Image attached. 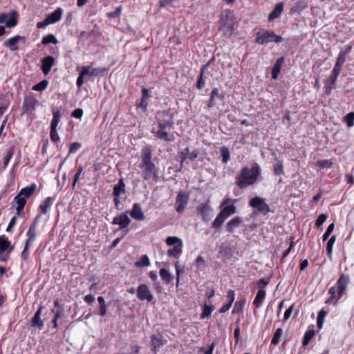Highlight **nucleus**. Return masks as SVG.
<instances>
[{"label":"nucleus","mask_w":354,"mask_h":354,"mask_svg":"<svg viewBox=\"0 0 354 354\" xmlns=\"http://www.w3.org/2000/svg\"><path fill=\"white\" fill-rule=\"evenodd\" d=\"M203 76H204V73H202V71L201 70V73L198 77L197 84H196V87L198 89L201 90L205 86V81L203 78Z\"/></svg>","instance_id":"57"},{"label":"nucleus","mask_w":354,"mask_h":354,"mask_svg":"<svg viewBox=\"0 0 354 354\" xmlns=\"http://www.w3.org/2000/svg\"><path fill=\"white\" fill-rule=\"evenodd\" d=\"M337 77H338V76L334 75L333 74H330L328 77L324 80V83L325 85L335 86V84H336Z\"/></svg>","instance_id":"50"},{"label":"nucleus","mask_w":354,"mask_h":354,"mask_svg":"<svg viewBox=\"0 0 354 354\" xmlns=\"http://www.w3.org/2000/svg\"><path fill=\"white\" fill-rule=\"evenodd\" d=\"M130 216L136 221H143L145 218L142 207L139 203H134Z\"/></svg>","instance_id":"23"},{"label":"nucleus","mask_w":354,"mask_h":354,"mask_svg":"<svg viewBox=\"0 0 354 354\" xmlns=\"http://www.w3.org/2000/svg\"><path fill=\"white\" fill-rule=\"evenodd\" d=\"M165 243L167 245L172 248L167 250V256L169 257H174L178 259L183 253V240L174 236L167 237L165 239Z\"/></svg>","instance_id":"5"},{"label":"nucleus","mask_w":354,"mask_h":354,"mask_svg":"<svg viewBox=\"0 0 354 354\" xmlns=\"http://www.w3.org/2000/svg\"><path fill=\"white\" fill-rule=\"evenodd\" d=\"M261 168L259 164L254 163L252 168L244 167L236 177V183L239 188L245 189L255 183L260 174Z\"/></svg>","instance_id":"3"},{"label":"nucleus","mask_w":354,"mask_h":354,"mask_svg":"<svg viewBox=\"0 0 354 354\" xmlns=\"http://www.w3.org/2000/svg\"><path fill=\"white\" fill-rule=\"evenodd\" d=\"M48 85V81L44 80L34 85L32 87V90L35 91H42L47 88Z\"/></svg>","instance_id":"45"},{"label":"nucleus","mask_w":354,"mask_h":354,"mask_svg":"<svg viewBox=\"0 0 354 354\" xmlns=\"http://www.w3.org/2000/svg\"><path fill=\"white\" fill-rule=\"evenodd\" d=\"M125 192V184L123 179H120L117 184L113 186L114 196L119 197L121 194Z\"/></svg>","instance_id":"32"},{"label":"nucleus","mask_w":354,"mask_h":354,"mask_svg":"<svg viewBox=\"0 0 354 354\" xmlns=\"http://www.w3.org/2000/svg\"><path fill=\"white\" fill-rule=\"evenodd\" d=\"M270 277L261 278L257 281V287L259 288V290H263V288L270 283Z\"/></svg>","instance_id":"51"},{"label":"nucleus","mask_w":354,"mask_h":354,"mask_svg":"<svg viewBox=\"0 0 354 354\" xmlns=\"http://www.w3.org/2000/svg\"><path fill=\"white\" fill-rule=\"evenodd\" d=\"M214 310V306L213 305L205 304L203 309V312L200 316L201 319H205V318L210 317L211 313H212V311Z\"/></svg>","instance_id":"38"},{"label":"nucleus","mask_w":354,"mask_h":354,"mask_svg":"<svg viewBox=\"0 0 354 354\" xmlns=\"http://www.w3.org/2000/svg\"><path fill=\"white\" fill-rule=\"evenodd\" d=\"M236 201H237L236 199H232V198L226 196L222 201V202H221V203L220 205V207H223L224 206L230 205H234Z\"/></svg>","instance_id":"58"},{"label":"nucleus","mask_w":354,"mask_h":354,"mask_svg":"<svg viewBox=\"0 0 354 354\" xmlns=\"http://www.w3.org/2000/svg\"><path fill=\"white\" fill-rule=\"evenodd\" d=\"M198 214L201 216L202 220L207 222L211 219L212 207L207 203H201L197 208Z\"/></svg>","instance_id":"15"},{"label":"nucleus","mask_w":354,"mask_h":354,"mask_svg":"<svg viewBox=\"0 0 354 354\" xmlns=\"http://www.w3.org/2000/svg\"><path fill=\"white\" fill-rule=\"evenodd\" d=\"M62 113L60 111L57 109L53 110V119L50 123V127L57 128V126L60 122V119L62 118Z\"/></svg>","instance_id":"34"},{"label":"nucleus","mask_w":354,"mask_h":354,"mask_svg":"<svg viewBox=\"0 0 354 354\" xmlns=\"http://www.w3.org/2000/svg\"><path fill=\"white\" fill-rule=\"evenodd\" d=\"M347 126L351 127L354 125V112L348 113L346 116Z\"/></svg>","instance_id":"59"},{"label":"nucleus","mask_w":354,"mask_h":354,"mask_svg":"<svg viewBox=\"0 0 354 354\" xmlns=\"http://www.w3.org/2000/svg\"><path fill=\"white\" fill-rule=\"evenodd\" d=\"M0 24H5L7 28H13L17 24V12L13 10L8 15L1 13L0 15Z\"/></svg>","instance_id":"13"},{"label":"nucleus","mask_w":354,"mask_h":354,"mask_svg":"<svg viewBox=\"0 0 354 354\" xmlns=\"http://www.w3.org/2000/svg\"><path fill=\"white\" fill-rule=\"evenodd\" d=\"M24 39V37L16 35L13 37L7 39L5 41V45L12 51L17 50L18 49V42Z\"/></svg>","instance_id":"26"},{"label":"nucleus","mask_w":354,"mask_h":354,"mask_svg":"<svg viewBox=\"0 0 354 354\" xmlns=\"http://www.w3.org/2000/svg\"><path fill=\"white\" fill-rule=\"evenodd\" d=\"M335 240H336L335 236H332L329 239V240L326 244V252L329 257H330L332 254L333 248L334 243L335 242Z\"/></svg>","instance_id":"48"},{"label":"nucleus","mask_w":354,"mask_h":354,"mask_svg":"<svg viewBox=\"0 0 354 354\" xmlns=\"http://www.w3.org/2000/svg\"><path fill=\"white\" fill-rule=\"evenodd\" d=\"M306 8V4L304 1H299L291 8L292 13H300Z\"/></svg>","instance_id":"39"},{"label":"nucleus","mask_w":354,"mask_h":354,"mask_svg":"<svg viewBox=\"0 0 354 354\" xmlns=\"http://www.w3.org/2000/svg\"><path fill=\"white\" fill-rule=\"evenodd\" d=\"M221 29L224 34L231 36L234 30L235 17L234 12L230 10H225L221 17Z\"/></svg>","instance_id":"6"},{"label":"nucleus","mask_w":354,"mask_h":354,"mask_svg":"<svg viewBox=\"0 0 354 354\" xmlns=\"http://www.w3.org/2000/svg\"><path fill=\"white\" fill-rule=\"evenodd\" d=\"M31 246V244L24 243V250L21 252V257L23 260L27 261L29 258L28 248Z\"/></svg>","instance_id":"54"},{"label":"nucleus","mask_w":354,"mask_h":354,"mask_svg":"<svg viewBox=\"0 0 354 354\" xmlns=\"http://www.w3.org/2000/svg\"><path fill=\"white\" fill-rule=\"evenodd\" d=\"M122 10V6H120L114 11L108 12L106 15L110 19L116 18L120 15Z\"/></svg>","instance_id":"52"},{"label":"nucleus","mask_w":354,"mask_h":354,"mask_svg":"<svg viewBox=\"0 0 354 354\" xmlns=\"http://www.w3.org/2000/svg\"><path fill=\"white\" fill-rule=\"evenodd\" d=\"M333 165V161L332 159L328 160H320L317 162V166L320 169H329Z\"/></svg>","instance_id":"40"},{"label":"nucleus","mask_w":354,"mask_h":354,"mask_svg":"<svg viewBox=\"0 0 354 354\" xmlns=\"http://www.w3.org/2000/svg\"><path fill=\"white\" fill-rule=\"evenodd\" d=\"M188 202V196L184 192H179L176 201V210L177 212H183Z\"/></svg>","instance_id":"16"},{"label":"nucleus","mask_w":354,"mask_h":354,"mask_svg":"<svg viewBox=\"0 0 354 354\" xmlns=\"http://www.w3.org/2000/svg\"><path fill=\"white\" fill-rule=\"evenodd\" d=\"M234 297H235V292H234V290H229L227 292V295H226V298H227V299L228 301L227 304H230V305L232 306V303L234 301Z\"/></svg>","instance_id":"62"},{"label":"nucleus","mask_w":354,"mask_h":354,"mask_svg":"<svg viewBox=\"0 0 354 354\" xmlns=\"http://www.w3.org/2000/svg\"><path fill=\"white\" fill-rule=\"evenodd\" d=\"M346 57V53H343L342 50H340V52L337 56V58L336 59L335 63L342 65L345 62Z\"/></svg>","instance_id":"64"},{"label":"nucleus","mask_w":354,"mask_h":354,"mask_svg":"<svg viewBox=\"0 0 354 354\" xmlns=\"http://www.w3.org/2000/svg\"><path fill=\"white\" fill-rule=\"evenodd\" d=\"M50 137L53 142H55L59 140V136L57 133V128L55 127H50Z\"/></svg>","instance_id":"53"},{"label":"nucleus","mask_w":354,"mask_h":354,"mask_svg":"<svg viewBox=\"0 0 354 354\" xmlns=\"http://www.w3.org/2000/svg\"><path fill=\"white\" fill-rule=\"evenodd\" d=\"M334 229H335V224L333 223H330L328 226L327 230L324 232L323 237H322V239L324 241H326L328 239V237L330 236V235L331 234V233L333 232Z\"/></svg>","instance_id":"55"},{"label":"nucleus","mask_w":354,"mask_h":354,"mask_svg":"<svg viewBox=\"0 0 354 354\" xmlns=\"http://www.w3.org/2000/svg\"><path fill=\"white\" fill-rule=\"evenodd\" d=\"M82 147V145L79 142H73L70 145L69 153H76Z\"/></svg>","instance_id":"61"},{"label":"nucleus","mask_w":354,"mask_h":354,"mask_svg":"<svg viewBox=\"0 0 354 354\" xmlns=\"http://www.w3.org/2000/svg\"><path fill=\"white\" fill-rule=\"evenodd\" d=\"M137 297L140 301H147L150 302L153 299V295L147 285L140 284L136 290Z\"/></svg>","instance_id":"12"},{"label":"nucleus","mask_w":354,"mask_h":354,"mask_svg":"<svg viewBox=\"0 0 354 354\" xmlns=\"http://www.w3.org/2000/svg\"><path fill=\"white\" fill-rule=\"evenodd\" d=\"M283 62H284L283 57H281L276 60V62L272 67V69L271 75H272V79L276 80L278 77V75L281 71V66H282Z\"/></svg>","instance_id":"29"},{"label":"nucleus","mask_w":354,"mask_h":354,"mask_svg":"<svg viewBox=\"0 0 354 354\" xmlns=\"http://www.w3.org/2000/svg\"><path fill=\"white\" fill-rule=\"evenodd\" d=\"M55 200V197L48 196L45 198L43 203L39 205V210L41 214H46L51 208L54 201Z\"/></svg>","instance_id":"25"},{"label":"nucleus","mask_w":354,"mask_h":354,"mask_svg":"<svg viewBox=\"0 0 354 354\" xmlns=\"http://www.w3.org/2000/svg\"><path fill=\"white\" fill-rule=\"evenodd\" d=\"M151 265L150 259L147 254H143L140 260L136 262L135 266L137 268L147 267Z\"/></svg>","instance_id":"37"},{"label":"nucleus","mask_w":354,"mask_h":354,"mask_svg":"<svg viewBox=\"0 0 354 354\" xmlns=\"http://www.w3.org/2000/svg\"><path fill=\"white\" fill-rule=\"evenodd\" d=\"M55 64V58L48 55L41 59V71L45 75L49 74L53 66Z\"/></svg>","instance_id":"17"},{"label":"nucleus","mask_w":354,"mask_h":354,"mask_svg":"<svg viewBox=\"0 0 354 354\" xmlns=\"http://www.w3.org/2000/svg\"><path fill=\"white\" fill-rule=\"evenodd\" d=\"M350 282L348 276L342 274L338 279L335 286L330 287L328 290V299L326 304H333L335 305L337 301L345 294L347 286Z\"/></svg>","instance_id":"4"},{"label":"nucleus","mask_w":354,"mask_h":354,"mask_svg":"<svg viewBox=\"0 0 354 354\" xmlns=\"http://www.w3.org/2000/svg\"><path fill=\"white\" fill-rule=\"evenodd\" d=\"M218 99L221 101L224 100L225 95L223 93H220L218 88H214L210 93V98L207 104V108L212 109L217 104L216 100Z\"/></svg>","instance_id":"14"},{"label":"nucleus","mask_w":354,"mask_h":354,"mask_svg":"<svg viewBox=\"0 0 354 354\" xmlns=\"http://www.w3.org/2000/svg\"><path fill=\"white\" fill-rule=\"evenodd\" d=\"M62 12L63 10L61 8H57L46 17V19L50 24H55L61 20Z\"/></svg>","instance_id":"24"},{"label":"nucleus","mask_w":354,"mask_h":354,"mask_svg":"<svg viewBox=\"0 0 354 354\" xmlns=\"http://www.w3.org/2000/svg\"><path fill=\"white\" fill-rule=\"evenodd\" d=\"M42 309L43 306H40L30 320V326L32 327H37L39 330H41L44 326V322L40 317Z\"/></svg>","instance_id":"18"},{"label":"nucleus","mask_w":354,"mask_h":354,"mask_svg":"<svg viewBox=\"0 0 354 354\" xmlns=\"http://www.w3.org/2000/svg\"><path fill=\"white\" fill-rule=\"evenodd\" d=\"M86 76L91 77V66H82V70L77 78L76 85L78 88H81L84 83V79Z\"/></svg>","instance_id":"19"},{"label":"nucleus","mask_w":354,"mask_h":354,"mask_svg":"<svg viewBox=\"0 0 354 354\" xmlns=\"http://www.w3.org/2000/svg\"><path fill=\"white\" fill-rule=\"evenodd\" d=\"M84 111L82 109L77 108L75 109L71 113V116L73 118H77V119H81L82 118Z\"/></svg>","instance_id":"63"},{"label":"nucleus","mask_w":354,"mask_h":354,"mask_svg":"<svg viewBox=\"0 0 354 354\" xmlns=\"http://www.w3.org/2000/svg\"><path fill=\"white\" fill-rule=\"evenodd\" d=\"M220 208L221 210L212 224V227L214 229H219L226 218L235 214L237 210L235 205H226Z\"/></svg>","instance_id":"8"},{"label":"nucleus","mask_w":354,"mask_h":354,"mask_svg":"<svg viewBox=\"0 0 354 354\" xmlns=\"http://www.w3.org/2000/svg\"><path fill=\"white\" fill-rule=\"evenodd\" d=\"M175 115L176 113L170 109L157 113L156 118L158 129L153 133L158 139L166 142H174L175 140L174 133L167 132V130L169 131L174 129Z\"/></svg>","instance_id":"1"},{"label":"nucleus","mask_w":354,"mask_h":354,"mask_svg":"<svg viewBox=\"0 0 354 354\" xmlns=\"http://www.w3.org/2000/svg\"><path fill=\"white\" fill-rule=\"evenodd\" d=\"M159 273L162 280L167 284L169 283L174 279L173 275L165 268L160 269Z\"/></svg>","instance_id":"35"},{"label":"nucleus","mask_w":354,"mask_h":354,"mask_svg":"<svg viewBox=\"0 0 354 354\" xmlns=\"http://www.w3.org/2000/svg\"><path fill=\"white\" fill-rule=\"evenodd\" d=\"M314 335L315 331L313 330H309L306 331L304 336L303 345H307L309 343V342L312 339V338L314 337Z\"/></svg>","instance_id":"49"},{"label":"nucleus","mask_w":354,"mask_h":354,"mask_svg":"<svg viewBox=\"0 0 354 354\" xmlns=\"http://www.w3.org/2000/svg\"><path fill=\"white\" fill-rule=\"evenodd\" d=\"M131 223V219L127 215V212H122L115 216L113 219V225H118L119 229L127 233L129 232L128 226Z\"/></svg>","instance_id":"11"},{"label":"nucleus","mask_w":354,"mask_h":354,"mask_svg":"<svg viewBox=\"0 0 354 354\" xmlns=\"http://www.w3.org/2000/svg\"><path fill=\"white\" fill-rule=\"evenodd\" d=\"M249 205L254 209V214H261L264 216L270 212L269 205L266 203V199L259 196H255L250 199Z\"/></svg>","instance_id":"9"},{"label":"nucleus","mask_w":354,"mask_h":354,"mask_svg":"<svg viewBox=\"0 0 354 354\" xmlns=\"http://www.w3.org/2000/svg\"><path fill=\"white\" fill-rule=\"evenodd\" d=\"M328 218L327 214H320L317 219L316 220L315 225L317 227H320L322 224L326 221Z\"/></svg>","instance_id":"60"},{"label":"nucleus","mask_w":354,"mask_h":354,"mask_svg":"<svg viewBox=\"0 0 354 354\" xmlns=\"http://www.w3.org/2000/svg\"><path fill=\"white\" fill-rule=\"evenodd\" d=\"M283 41L281 36L277 35L273 31L261 30L257 33L256 43L261 45H266L270 42L279 44Z\"/></svg>","instance_id":"7"},{"label":"nucleus","mask_w":354,"mask_h":354,"mask_svg":"<svg viewBox=\"0 0 354 354\" xmlns=\"http://www.w3.org/2000/svg\"><path fill=\"white\" fill-rule=\"evenodd\" d=\"M140 163L141 176L145 180L152 179L157 183L159 180L158 169L152 160V151L149 147H145L141 150Z\"/></svg>","instance_id":"2"},{"label":"nucleus","mask_w":354,"mask_h":354,"mask_svg":"<svg viewBox=\"0 0 354 354\" xmlns=\"http://www.w3.org/2000/svg\"><path fill=\"white\" fill-rule=\"evenodd\" d=\"M27 239L25 243L31 244L36 240L37 238V228L29 226L26 232Z\"/></svg>","instance_id":"33"},{"label":"nucleus","mask_w":354,"mask_h":354,"mask_svg":"<svg viewBox=\"0 0 354 354\" xmlns=\"http://www.w3.org/2000/svg\"><path fill=\"white\" fill-rule=\"evenodd\" d=\"M14 152H15V149H14L13 147H10L7 150L6 154L5 157L3 158V165H2L3 169H5L7 167L9 162L10 161L11 158L13 156Z\"/></svg>","instance_id":"36"},{"label":"nucleus","mask_w":354,"mask_h":354,"mask_svg":"<svg viewBox=\"0 0 354 354\" xmlns=\"http://www.w3.org/2000/svg\"><path fill=\"white\" fill-rule=\"evenodd\" d=\"M245 304V300H240V301H236L232 313L233 314H237V313H242L243 310V308H244Z\"/></svg>","instance_id":"42"},{"label":"nucleus","mask_w":354,"mask_h":354,"mask_svg":"<svg viewBox=\"0 0 354 354\" xmlns=\"http://www.w3.org/2000/svg\"><path fill=\"white\" fill-rule=\"evenodd\" d=\"M106 69L105 68H94L91 69V77L97 76L100 75H102L106 72Z\"/></svg>","instance_id":"56"},{"label":"nucleus","mask_w":354,"mask_h":354,"mask_svg":"<svg viewBox=\"0 0 354 354\" xmlns=\"http://www.w3.org/2000/svg\"><path fill=\"white\" fill-rule=\"evenodd\" d=\"M266 292L264 290H259L253 301V305L256 308H260L266 298Z\"/></svg>","instance_id":"31"},{"label":"nucleus","mask_w":354,"mask_h":354,"mask_svg":"<svg viewBox=\"0 0 354 354\" xmlns=\"http://www.w3.org/2000/svg\"><path fill=\"white\" fill-rule=\"evenodd\" d=\"M283 10V3H279L276 4L272 11L268 15V21H272L280 17Z\"/></svg>","instance_id":"27"},{"label":"nucleus","mask_w":354,"mask_h":354,"mask_svg":"<svg viewBox=\"0 0 354 354\" xmlns=\"http://www.w3.org/2000/svg\"><path fill=\"white\" fill-rule=\"evenodd\" d=\"M26 201L23 196L20 195V194H17V195L14 198V201L17 203L16 211L17 214L19 216L23 217L24 216V209L26 204Z\"/></svg>","instance_id":"20"},{"label":"nucleus","mask_w":354,"mask_h":354,"mask_svg":"<svg viewBox=\"0 0 354 354\" xmlns=\"http://www.w3.org/2000/svg\"><path fill=\"white\" fill-rule=\"evenodd\" d=\"M167 343V340L160 333L153 334L151 336L150 346L152 353L157 354L161 347Z\"/></svg>","instance_id":"10"},{"label":"nucleus","mask_w":354,"mask_h":354,"mask_svg":"<svg viewBox=\"0 0 354 354\" xmlns=\"http://www.w3.org/2000/svg\"><path fill=\"white\" fill-rule=\"evenodd\" d=\"M37 103V100L34 97H26L24 98L23 102V109L25 112L32 111L35 109Z\"/></svg>","instance_id":"30"},{"label":"nucleus","mask_w":354,"mask_h":354,"mask_svg":"<svg viewBox=\"0 0 354 354\" xmlns=\"http://www.w3.org/2000/svg\"><path fill=\"white\" fill-rule=\"evenodd\" d=\"M58 42L57 38L53 34H49L46 36H44L42 39V44L44 45H48L50 44H56Z\"/></svg>","instance_id":"41"},{"label":"nucleus","mask_w":354,"mask_h":354,"mask_svg":"<svg viewBox=\"0 0 354 354\" xmlns=\"http://www.w3.org/2000/svg\"><path fill=\"white\" fill-rule=\"evenodd\" d=\"M198 156V152L194 151L190 152L189 149L188 147L184 149L181 151L179 152V158L180 160L181 166L183 163L187 160L189 159L190 160H193L196 158Z\"/></svg>","instance_id":"21"},{"label":"nucleus","mask_w":354,"mask_h":354,"mask_svg":"<svg viewBox=\"0 0 354 354\" xmlns=\"http://www.w3.org/2000/svg\"><path fill=\"white\" fill-rule=\"evenodd\" d=\"M220 151L223 162L227 163L230 158V153L229 149L226 147H222Z\"/></svg>","instance_id":"44"},{"label":"nucleus","mask_w":354,"mask_h":354,"mask_svg":"<svg viewBox=\"0 0 354 354\" xmlns=\"http://www.w3.org/2000/svg\"><path fill=\"white\" fill-rule=\"evenodd\" d=\"M283 334V330L281 328H277L271 340V344L272 345H277L279 343L280 339L281 337V335Z\"/></svg>","instance_id":"43"},{"label":"nucleus","mask_w":354,"mask_h":354,"mask_svg":"<svg viewBox=\"0 0 354 354\" xmlns=\"http://www.w3.org/2000/svg\"><path fill=\"white\" fill-rule=\"evenodd\" d=\"M36 189V185L35 183H32L29 186L22 188L19 192V194H20V195L23 196V198L27 200L35 192Z\"/></svg>","instance_id":"28"},{"label":"nucleus","mask_w":354,"mask_h":354,"mask_svg":"<svg viewBox=\"0 0 354 354\" xmlns=\"http://www.w3.org/2000/svg\"><path fill=\"white\" fill-rule=\"evenodd\" d=\"M284 173L283 170V165L281 161H277L274 165V174L276 176H279L283 174Z\"/></svg>","instance_id":"47"},{"label":"nucleus","mask_w":354,"mask_h":354,"mask_svg":"<svg viewBox=\"0 0 354 354\" xmlns=\"http://www.w3.org/2000/svg\"><path fill=\"white\" fill-rule=\"evenodd\" d=\"M243 223V219L241 217L236 216L230 220L226 225L227 231L230 233H233L235 229L239 227Z\"/></svg>","instance_id":"22"},{"label":"nucleus","mask_w":354,"mask_h":354,"mask_svg":"<svg viewBox=\"0 0 354 354\" xmlns=\"http://www.w3.org/2000/svg\"><path fill=\"white\" fill-rule=\"evenodd\" d=\"M10 245V242L4 236H0V252H5Z\"/></svg>","instance_id":"46"}]
</instances>
